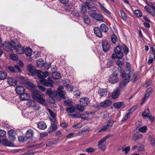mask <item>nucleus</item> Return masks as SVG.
<instances>
[{
    "mask_svg": "<svg viewBox=\"0 0 155 155\" xmlns=\"http://www.w3.org/2000/svg\"><path fill=\"white\" fill-rule=\"evenodd\" d=\"M24 90V87L21 85L17 86L15 89V91L16 93L20 94L24 93L25 91Z\"/></svg>",
    "mask_w": 155,
    "mask_h": 155,
    "instance_id": "obj_21",
    "label": "nucleus"
},
{
    "mask_svg": "<svg viewBox=\"0 0 155 155\" xmlns=\"http://www.w3.org/2000/svg\"><path fill=\"white\" fill-rule=\"evenodd\" d=\"M37 64L39 67H42L44 66V61L42 59H39L37 61Z\"/></svg>",
    "mask_w": 155,
    "mask_h": 155,
    "instance_id": "obj_37",
    "label": "nucleus"
},
{
    "mask_svg": "<svg viewBox=\"0 0 155 155\" xmlns=\"http://www.w3.org/2000/svg\"><path fill=\"white\" fill-rule=\"evenodd\" d=\"M124 51L126 54H127L129 52L128 49L124 44H122L121 45Z\"/></svg>",
    "mask_w": 155,
    "mask_h": 155,
    "instance_id": "obj_51",
    "label": "nucleus"
},
{
    "mask_svg": "<svg viewBox=\"0 0 155 155\" xmlns=\"http://www.w3.org/2000/svg\"><path fill=\"white\" fill-rule=\"evenodd\" d=\"M94 149L91 147L87 148L86 150V151L88 153H92L94 151Z\"/></svg>",
    "mask_w": 155,
    "mask_h": 155,
    "instance_id": "obj_63",
    "label": "nucleus"
},
{
    "mask_svg": "<svg viewBox=\"0 0 155 155\" xmlns=\"http://www.w3.org/2000/svg\"><path fill=\"white\" fill-rule=\"evenodd\" d=\"M114 122L113 120H109L106 125L110 128L112 127Z\"/></svg>",
    "mask_w": 155,
    "mask_h": 155,
    "instance_id": "obj_62",
    "label": "nucleus"
},
{
    "mask_svg": "<svg viewBox=\"0 0 155 155\" xmlns=\"http://www.w3.org/2000/svg\"><path fill=\"white\" fill-rule=\"evenodd\" d=\"M148 139L150 141L151 145L155 147V138L149 137Z\"/></svg>",
    "mask_w": 155,
    "mask_h": 155,
    "instance_id": "obj_49",
    "label": "nucleus"
},
{
    "mask_svg": "<svg viewBox=\"0 0 155 155\" xmlns=\"http://www.w3.org/2000/svg\"><path fill=\"white\" fill-rule=\"evenodd\" d=\"M150 114V111L149 109L147 108L145 110L144 112L142 114V116L143 117L145 118L146 117H148V115Z\"/></svg>",
    "mask_w": 155,
    "mask_h": 155,
    "instance_id": "obj_35",
    "label": "nucleus"
},
{
    "mask_svg": "<svg viewBox=\"0 0 155 155\" xmlns=\"http://www.w3.org/2000/svg\"><path fill=\"white\" fill-rule=\"evenodd\" d=\"M121 76L123 80L120 84V88H123L128 82L130 81V76L129 73L126 74L124 71H121Z\"/></svg>",
    "mask_w": 155,
    "mask_h": 155,
    "instance_id": "obj_1",
    "label": "nucleus"
},
{
    "mask_svg": "<svg viewBox=\"0 0 155 155\" xmlns=\"http://www.w3.org/2000/svg\"><path fill=\"white\" fill-rule=\"evenodd\" d=\"M47 110L50 116L52 117H54L55 116V113L50 109L48 108Z\"/></svg>",
    "mask_w": 155,
    "mask_h": 155,
    "instance_id": "obj_61",
    "label": "nucleus"
},
{
    "mask_svg": "<svg viewBox=\"0 0 155 155\" xmlns=\"http://www.w3.org/2000/svg\"><path fill=\"white\" fill-rule=\"evenodd\" d=\"M143 136L141 134H138L137 135H134L133 137V139L135 141H136L138 139L142 138Z\"/></svg>",
    "mask_w": 155,
    "mask_h": 155,
    "instance_id": "obj_48",
    "label": "nucleus"
},
{
    "mask_svg": "<svg viewBox=\"0 0 155 155\" xmlns=\"http://www.w3.org/2000/svg\"><path fill=\"white\" fill-rule=\"evenodd\" d=\"M33 131L31 129H29L27 130L26 134V137L27 138L30 139L33 137Z\"/></svg>",
    "mask_w": 155,
    "mask_h": 155,
    "instance_id": "obj_29",
    "label": "nucleus"
},
{
    "mask_svg": "<svg viewBox=\"0 0 155 155\" xmlns=\"http://www.w3.org/2000/svg\"><path fill=\"white\" fill-rule=\"evenodd\" d=\"M111 40L112 42L114 44H115L117 41V38L115 35H113L111 36Z\"/></svg>",
    "mask_w": 155,
    "mask_h": 155,
    "instance_id": "obj_53",
    "label": "nucleus"
},
{
    "mask_svg": "<svg viewBox=\"0 0 155 155\" xmlns=\"http://www.w3.org/2000/svg\"><path fill=\"white\" fill-rule=\"evenodd\" d=\"M57 126L55 124H51L50 129L48 130L49 133H51L53 131H55L57 130Z\"/></svg>",
    "mask_w": 155,
    "mask_h": 155,
    "instance_id": "obj_42",
    "label": "nucleus"
},
{
    "mask_svg": "<svg viewBox=\"0 0 155 155\" xmlns=\"http://www.w3.org/2000/svg\"><path fill=\"white\" fill-rule=\"evenodd\" d=\"M36 74H37V76L40 79H42L44 78L43 72L42 71L38 70Z\"/></svg>",
    "mask_w": 155,
    "mask_h": 155,
    "instance_id": "obj_45",
    "label": "nucleus"
},
{
    "mask_svg": "<svg viewBox=\"0 0 155 155\" xmlns=\"http://www.w3.org/2000/svg\"><path fill=\"white\" fill-rule=\"evenodd\" d=\"M107 93V91L106 89H101L99 90L98 94L101 97L106 95Z\"/></svg>",
    "mask_w": 155,
    "mask_h": 155,
    "instance_id": "obj_27",
    "label": "nucleus"
},
{
    "mask_svg": "<svg viewBox=\"0 0 155 155\" xmlns=\"http://www.w3.org/2000/svg\"><path fill=\"white\" fill-rule=\"evenodd\" d=\"M6 132L4 130L0 129V137L4 138L5 136Z\"/></svg>",
    "mask_w": 155,
    "mask_h": 155,
    "instance_id": "obj_55",
    "label": "nucleus"
},
{
    "mask_svg": "<svg viewBox=\"0 0 155 155\" xmlns=\"http://www.w3.org/2000/svg\"><path fill=\"white\" fill-rule=\"evenodd\" d=\"M85 5L87 7V8L89 10H91V12L96 13L97 10V8L94 6H92V5L90 3L87 1H86L84 2Z\"/></svg>",
    "mask_w": 155,
    "mask_h": 155,
    "instance_id": "obj_12",
    "label": "nucleus"
},
{
    "mask_svg": "<svg viewBox=\"0 0 155 155\" xmlns=\"http://www.w3.org/2000/svg\"><path fill=\"white\" fill-rule=\"evenodd\" d=\"M19 98L21 100L25 101L28 100L30 98V97L28 94L27 93H23L20 94Z\"/></svg>",
    "mask_w": 155,
    "mask_h": 155,
    "instance_id": "obj_20",
    "label": "nucleus"
},
{
    "mask_svg": "<svg viewBox=\"0 0 155 155\" xmlns=\"http://www.w3.org/2000/svg\"><path fill=\"white\" fill-rule=\"evenodd\" d=\"M100 28L101 31L105 32H107L108 30V26L106 24H104L101 25Z\"/></svg>",
    "mask_w": 155,
    "mask_h": 155,
    "instance_id": "obj_30",
    "label": "nucleus"
},
{
    "mask_svg": "<svg viewBox=\"0 0 155 155\" xmlns=\"http://www.w3.org/2000/svg\"><path fill=\"white\" fill-rule=\"evenodd\" d=\"M27 105L29 107H31L35 110H38L39 108L38 105L33 100H30L27 103Z\"/></svg>",
    "mask_w": 155,
    "mask_h": 155,
    "instance_id": "obj_9",
    "label": "nucleus"
},
{
    "mask_svg": "<svg viewBox=\"0 0 155 155\" xmlns=\"http://www.w3.org/2000/svg\"><path fill=\"white\" fill-rule=\"evenodd\" d=\"M9 138L12 141H14L15 139V136L16 133L15 131L13 130H10L8 132Z\"/></svg>",
    "mask_w": 155,
    "mask_h": 155,
    "instance_id": "obj_14",
    "label": "nucleus"
},
{
    "mask_svg": "<svg viewBox=\"0 0 155 155\" xmlns=\"http://www.w3.org/2000/svg\"><path fill=\"white\" fill-rule=\"evenodd\" d=\"M83 20L84 23L86 24H89L91 22V20L88 16L85 15L83 16Z\"/></svg>",
    "mask_w": 155,
    "mask_h": 155,
    "instance_id": "obj_32",
    "label": "nucleus"
},
{
    "mask_svg": "<svg viewBox=\"0 0 155 155\" xmlns=\"http://www.w3.org/2000/svg\"><path fill=\"white\" fill-rule=\"evenodd\" d=\"M80 102L81 104H82L84 106H86L90 103L89 99L86 97L82 98L80 99Z\"/></svg>",
    "mask_w": 155,
    "mask_h": 155,
    "instance_id": "obj_16",
    "label": "nucleus"
},
{
    "mask_svg": "<svg viewBox=\"0 0 155 155\" xmlns=\"http://www.w3.org/2000/svg\"><path fill=\"white\" fill-rule=\"evenodd\" d=\"M51 79V78L49 77L48 80L42 79L40 80L39 82L45 86L51 87L53 86L54 82Z\"/></svg>",
    "mask_w": 155,
    "mask_h": 155,
    "instance_id": "obj_4",
    "label": "nucleus"
},
{
    "mask_svg": "<svg viewBox=\"0 0 155 155\" xmlns=\"http://www.w3.org/2000/svg\"><path fill=\"white\" fill-rule=\"evenodd\" d=\"M38 128L41 130H44L46 128L47 126L45 122L43 121H41L37 124Z\"/></svg>",
    "mask_w": 155,
    "mask_h": 155,
    "instance_id": "obj_25",
    "label": "nucleus"
},
{
    "mask_svg": "<svg viewBox=\"0 0 155 155\" xmlns=\"http://www.w3.org/2000/svg\"><path fill=\"white\" fill-rule=\"evenodd\" d=\"M45 96L43 95L40 98L38 102L41 104L45 105H46L47 104L45 102Z\"/></svg>",
    "mask_w": 155,
    "mask_h": 155,
    "instance_id": "obj_33",
    "label": "nucleus"
},
{
    "mask_svg": "<svg viewBox=\"0 0 155 155\" xmlns=\"http://www.w3.org/2000/svg\"><path fill=\"white\" fill-rule=\"evenodd\" d=\"M14 49L19 54H22L24 52V48L20 45H18L17 46H15Z\"/></svg>",
    "mask_w": 155,
    "mask_h": 155,
    "instance_id": "obj_18",
    "label": "nucleus"
},
{
    "mask_svg": "<svg viewBox=\"0 0 155 155\" xmlns=\"http://www.w3.org/2000/svg\"><path fill=\"white\" fill-rule=\"evenodd\" d=\"M122 18L124 20H126L127 18L126 13L123 11H120Z\"/></svg>",
    "mask_w": 155,
    "mask_h": 155,
    "instance_id": "obj_46",
    "label": "nucleus"
},
{
    "mask_svg": "<svg viewBox=\"0 0 155 155\" xmlns=\"http://www.w3.org/2000/svg\"><path fill=\"white\" fill-rule=\"evenodd\" d=\"M28 68L29 71L33 74H36L38 71L35 70V67L31 64L28 65Z\"/></svg>",
    "mask_w": 155,
    "mask_h": 155,
    "instance_id": "obj_26",
    "label": "nucleus"
},
{
    "mask_svg": "<svg viewBox=\"0 0 155 155\" xmlns=\"http://www.w3.org/2000/svg\"><path fill=\"white\" fill-rule=\"evenodd\" d=\"M122 150L123 152H124L125 154H127L130 150V147H122Z\"/></svg>",
    "mask_w": 155,
    "mask_h": 155,
    "instance_id": "obj_41",
    "label": "nucleus"
},
{
    "mask_svg": "<svg viewBox=\"0 0 155 155\" xmlns=\"http://www.w3.org/2000/svg\"><path fill=\"white\" fill-rule=\"evenodd\" d=\"M10 58L14 61H16L18 59L17 56L14 54H12L10 55Z\"/></svg>",
    "mask_w": 155,
    "mask_h": 155,
    "instance_id": "obj_64",
    "label": "nucleus"
},
{
    "mask_svg": "<svg viewBox=\"0 0 155 155\" xmlns=\"http://www.w3.org/2000/svg\"><path fill=\"white\" fill-rule=\"evenodd\" d=\"M15 45V43L12 41L11 42L6 41L2 45L4 49L6 51H10L12 48L14 49Z\"/></svg>",
    "mask_w": 155,
    "mask_h": 155,
    "instance_id": "obj_3",
    "label": "nucleus"
},
{
    "mask_svg": "<svg viewBox=\"0 0 155 155\" xmlns=\"http://www.w3.org/2000/svg\"><path fill=\"white\" fill-rule=\"evenodd\" d=\"M17 81L13 78H10L8 79L7 82L10 85H16L17 84Z\"/></svg>",
    "mask_w": 155,
    "mask_h": 155,
    "instance_id": "obj_22",
    "label": "nucleus"
},
{
    "mask_svg": "<svg viewBox=\"0 0 155 155\" xmlns=\"http://www.w3.org/2000/svg\"><path fill=\"white\" fill-rule=\"evenodd\" d=\"M43 95V94L39 92V91L37 90V92H33L32 94V98L34 100L38 102L40 98Z\"/></svg>",
    "mask_w": 155,
    "mask_h": 155,
    "instance_id": "obj_11",
    "label": "nucleus"
},
{
    "mask_svg": "<svg viewBox=\"0 0 155 155\" xmlns=\"http://www.w3.org/2000/svg\"><path fill=\"white\" fill-rule=\"evenodd\" d=\"M2 142L3 145L6 146L12 147L14 145V144L12 142L8 141L7 139L2 140Z\"/></svg>",
    "mask_w": 155,
    "mask_h": 155,
    "instance_id": "obj_24",
    "label": "nucleus"
},
{
    "mask_svg": "<svg viewBox=\"0 0 155 155\" xmlns=\"http://www.w3.org/2000/svg\"><path fill=\"white\" fill-rule=\"evenodd\" d=\"M118 74L116 72H114L111 74L109 78V81L111 84H115L119 81V78L117 77Z\"/></svg>",
    "mask_w": 155,
    "mask_h": 155,
    "instance_id": "obj_6",
    "label": "nucleus"
},
{
    "mask_svg": "<svg viewBox=\"0 0 155 155\" xmlns=\"http://www.w3.org/2000/svg\"><path fill=\"white\" fill-rule=\"evenodd\" d=\"M91 14V15L93 18H95L96 20L100 21H103V17L100 15L98 14L94 13V12Z\"/></svg>",
    "mask_w": 155,
    "mask_h": 155,
    "instance_id": "obj_15",
    "label": "nucleus"
},
{
    "mask_svg": "<svg viewBox=\"0 0 155 155\" xmlns=\"http://www.w3.org/2000/svg\"><path fill=\"white\" fill-rule=\"evenodd\" d=\"M155 59V57L154 58V57L152 56H150L149 57V59L147 62V64H148L150 65L152 63L153 61V59Z\"/></svg>",
    "mask_w": 155,
    "mask_h": 155,
    "instance_id": "obj_56",
    "label": "nucleus"
},
{
    "mask_svg": "<svg viewBox=\"0 0 155 155\" xmlns=\"http://www.w3.org/2000/svg\"><path fill=\"white\" fill-rule=\"evenodd\" d=\"M130 115L128 113H127L126 114L123 116V117L121 120L122 121H123L127 120L130 117Z\"/></svg>",
    "mask_w": 155,
    "mask_h": 155,
    "instance_id": "obj_54",
    "label": "nucleus"
},
{
    "mask_svg": "<svg viewBox=\"0 0 155 155\" xmlns=\"http://www.w3.org/2000/svg\"><path fill=\"white\" fill-rule=\"evenodd\" d=\"M111 136V135L108 134L100 140L97 144L98 148L103 151L105 150L106 149V141Z\"/></svg>",
    "mask_w": 155,
    "mask_h": 155,
    "instance_id": "obj_2",
    "label": "nucleus"
},
{
    "mask_svg": "<svg viewBox=\"0 0 155 155\" xmlns=\"http://www.w3.org/2000/svg\"><path fill=\"white\" fill-rule=\"evenodd\" d=\"M112 104V102L109 100H107L103 102H101L100 104L101 107H106Z\"/></svg>",
    "mask_w": 155,
    "mask_h": 155,
    "instance_id": "obj_17",
    "label": "nucleus"
},
{
    "mask_svg": "<svg viewBox=\"0 0 155 155\" xmlns=\"http://www.w3.org/2000/svg\"><path fill=\"white\" fill-rule=\"evenodd\" d=\"M147 129V127L146 126H144L142 127L139 128L138 129V131L142 133H145Z\"/></svg>",
    "mask_w": 155,
    "mask_h": 155,
    "instance_id": "obj_47",
    "label": "nucleus"
},
{
    "mask_svg": "<svg viewBox=\"0 0 155 155\" xmlns=\"http://www.w3.org/2000/svg\"><path fill=\"white\" fill-rule=\"evenodd\" d=\"M152 88L149 87L146 91V94L144 95V98L143 99V101H144L147 97H148L151 94L152 91Z\"/></svg>",
    "mask_w": 155,
    "mask_h": 155,
    "instance_id": "obj_28",
    "label": "nucleus"
},
{
    "mask_svg": "<svg viewBox=\"0 0 155 155\" xmlns=\"http://www.w3.org/2000/svg\"><path fill=\"white\" fill-rule=\"evenodd\" d=\"M81 5V12L82 14H84L87 12L86 7L84 5V4H82Z\"/></svg>",
    "mask_w": 155,
    "mask_h": 155,
    "instance_id": "obj_52",
    "label": "nucleus"
},
{
    "mask_svg": "<svg viewBox=\"0 0 155 155\" xmlns=\"http://www.w3.org/2000/svg\"><path fill=\"white\" fill-rule=\"evenodd\" d=\"M7 76V73L6 72L4 71H0V80H4L6 78Z\"/></svg>",
    "mask_w": 155,
    "mask_h": 155,
    "instance_id": "obj_34",
    "label": "nucleus"
},
{
    "mask_svg": "<svg viewBox=\"0 0 155 155\" xmlns=\"http://www.w3.org/2000/svg\"><path fill=\"white\" fill-rule=\"evenodd\" d=\"M76 110L75 107L74 106H72L66 108V110L68 113H72L75 111Z\"/></svg>",
    "mask_w": 155,
    "mask_h": 155,
    "instance_id": "obj_36",
    "label": "nucleus"
},
{
    "mask_svg": "<svg viewBox=\"0 0 155 155\" xmlns=\"http://www.w3.org/2000/svg\"><path fill=\"white\" fill-rule=\"evenodd\" d=\"M64 103L66 105L71 106L73 104V102L69 100H66L64 101Z\"/></svg>",
    "mask_w": 155,
    "mask_h": 155,
    "instance_id": "obj_59",
    "label": "nucleus"
},
{
    "mask_svg": "<svg viewBox=\"0 0 155 155\" xmlns=\"http://www.w3.org/2000/svg\"><path fill=\"white\" fill-rule=\"evenodd\" d=\"M121 51V48L120 46H117L114 50L115 53L118 55V58L119 59L122 58L123 55V53Z\"/></svg>",
    "mask_w": 155,
    "mask_h": 155,
    "instance_id": "obj_8",
    "label": "nucleus"
},
{
    "mask_svg": "<svg viewBox=\"0 0 155 155\" xmlns=\"http://www.w3.org/2000/svg\"><path fill=\"white\" fill-rule=\"evenodd\" d=\"M54 93L55 94V98L58 101H60L61 98H63L64 99H65L66 98L65 96V95H66V92L64 91L60 92H58L56 91H54Z\"/></svg>",
    "mask_w": 155,
    "mask_h": 155,
    "instance_id": "obj_5",
    "label": "nucleus"
},
{
    "mask_svg": "<svg viewBox=\"0 0 155 155\" xmlns=\"http://www.w3.org/2000/svg\"><path fill=\"white\" fill-rule=\"evenodd\" d=\"M120 93V89L118 87H116L114 89L112 94V98L113 99H116L118 97Z\"/></svg>",
    "mask_w": 155,
    "mask_h": 155,
    "instance_id": "obj_13",
    "label": "nucleus"
},
{
    "mask_svg": "<svg viewBox=\"0 0 155 155\" xmlns=\"http://www.w3.org/2000/svg\"><path fill=\"white\" fill-rule=\"evenodd\" d=\"M102 48L103 51L106 52L110 49V44L107 41H104L102 42Z\"/></svg>",
    "mask_w": 155,
    "mask_h": 155,
    "instance_id": "obj_10",
    "label": "nucleus"
},
{
    "mask_svg": "<svg viewBox=\"0 0 155 155\" xmlns=\"http://www.w3.org/2000/svg\"><path fill=\"white\" fill-rule=\"evenodd\" d=\"M54 91H56L54 90L52 91L51 89L49 88L46 91V93L50 97H54L55 98V94L54 93Z\"/></svg>",
    "mask_w": 155,
    "mask_h": 155,
    "instance_id": "obj_31",
    "label": "nucleus"
},
{
    "mask_svg": "<svg viewBox=\"0 0 155 155\" xmlns=\"http://www.w3.org/2000/svg\"><path fill=\"white\" fill-rule=\"evenodd\" d=\"M94 33L99 38H101L102 37V32L99 28L95 27L94 28Z\"/></svg>",
    "mask_w": 155,
    "mask_h": 155,
    "instance_id": "obj_19",
    "label": "nucleus"
},
{
    "mask_svg": "<svg viewBox=\"0 0 155 155\" xmlns=\"http://www.w3.org/2000/svg\"><path fill=\"white\" fill-rule=\"evenodd\" d=\"M110 129L107 125L102 127L101 128V130H99L98 132H100L101 131H106Z\"/></svg>",
    "mask_w": 155,
    "mask_h": 155,
    "instance_id": "obj_58",
    "label": "nucleus"
},
{
    "mask_svg": "<svg viewBox=\"0 0 155 155\" xmlns=\"http://www.w3.org/2000/svg\"><path fill=\"white\" fill-rule=\"evenodd\" d=\"M64 86H65L67 87V89L68 91H72L73 90V87L71 85H70L68 84H66V85H64Z\"/></svg>",
    "mask_w": 155,
    "mask_h": 155,
    "instance_id": "obj_57",
    "label": "nucleus"
},
{
    "mask_svg": "<svg viewBox=\"0 0 155 155\" xmlns=\"http://www.w3.org/2000/svg\"><path fill=\"white\" fill-rule=\"evenodd\" d=\"M134 14L138 17H140L142 16V14L140 11L139 10H137L135 11L134 12Z\"/></svg>",
    "mask_w": 155,
    "mask_h": 155,
    "instance_id": "obj_44",
    "label": "nucleus"
},
{
    "mask_svg": "<svg viewBox=\"0 0 155 155\" xmlns=\"http://www.w3.org/2000/svg\"><path fill=\"white\" fill-rule=\"evenodd\" d=\"M25 52L26 55L30 56L32 54L31 49L30 48H27L25 50Z\"/></svg>",
    "mask_w": 155,
    "mask_h": 155,
    "instance_id": "obj_40",
    "label": "nucleus"
},
{
    "mask_svg": "<svg viewBox=\"0 0 155 155\" xmlns=\"http://www.w3.org/2000/svg\"><path fill=\"white\" fill-rule=\"evenodd\" d=\"M59 141V140H53L51 141H50L48 143V146H52L54 144H56L58 141Z\"/></svg>",
    "mask_w": 155,
    "mask_h": 155,
    "instance_id": "obj_43",
    "label": "nucleus"
},
{
    "mask_svg": "<svg viewBox=\"0 0 155 155\" xmlns=\"http://www.w3.org/2000/svg\"><path fill=\"white\" fill-rule=\"evenodd\" d=\"M113 106L115 108L119 109L124 108V104L123 102H117L114 103L113 104Z\"/></svg>",
    "mask_w": 155,
    "mask_h": 155,
    "instance_id": "obj_23",
    "label": "nucleus"
},
{
    "mask_svg": "<svg viewBox=\"0 0 155 155\" xmlns=\"http://www.w3.org/2000/svg\"><path fill=\"white\" fill-rule=\"evenodd\" d=\"M77 107L80 111H82L84 110V107L85 106L82 104H77Z\"/></svg>",
    "mask_w": 155,
    "mask_h": 155,
    "instance_id": "obj_50",
    "label": "nucleus"
},
{
    "mask_svg": "<svg viewBox=\"0 0 155 155\" xmlns=\"http://www.w3.org/2000/svg\"><path fill=\"white\" fill-rule=\"evenodd\" d=\"M24 84L28 89L32 91L33 92H37V90L35 89V86L33 84L27 81L24 83Z\"/></svg>",
    "mask_w": 155,
    "mask_h": 155,
    "instance_id": "obj_7",
    "label": "nucleus"
},
{
    "mask_svg": "<svg viewBox=\"0 0 155 155\" xmlns=\"http://www.w3.org/2000/svg\"><path fill=\"white\" fill-rule=\"evenodd\" d=\"M60 74L57 71L54 72L52 73V77L55 79H59L60 77Z\"/></svg>",
    "mask_w": 155,
    "mask_h": 155,
    "instance_id": "obj_39",
    "label": "nucleus"
},
{
    "mask_svg": "<svg viewBox=\"0 0 155 155\" xmlns=\"http://www.w3.org/2000/svg\"><path fill=\"white\" fill-rule=\"evenodd\" d=\"M100 5V7L101 9L107 13V14H110V12L107 9H106L99 2H98Z\"/></svg>",
    "mask_w": 155,
    "mask_h": 155,
    "instance_id": "obj_38",
    "label": "nucleus"
},
{
    "mask_svg": "<svg viewBox=\"0 0 155 155\" xmlns=\"http://www.w3.org/2000/svg\"><path fill=\"white\" fill-rule=\"evenodd\" d=\"M69 115L71 116L73 118H80L81 114L79 113H77L76 114H69Z\"/></svg>",
    "mask_w": 155,
    "mask_h": 155,
    "instance_id": "obj_60",
    "label": "nucleus"
}]
</instances>
